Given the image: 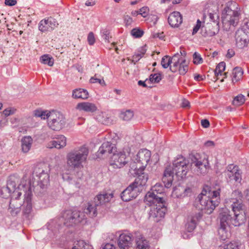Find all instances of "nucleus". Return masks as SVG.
Returning a JSON list of instances; mask_svg holds the SVG:
<instances>
[{
	"label": "nucleus",
	"mask_w": 249,
	"mask_h": 249,
	"mask_svg": "<svg viewBox=\"0 0 249 249\" xmlns=\"http://www.w3.org/2000/svg\"><path fill=\"white\" fill-rule=\"evenodd\" d=\"M230 201L231 203V206L234 216H231L230 212L227 209H222L218 216L220 225L228 227L231 225L239 226L244 223L246 220L245 206L241 200L235 198H231Z\"/></svg>",
	"instance_id": "obj_1"
},
{
	"label": "nucleus",
	"mask_w": 249,
	"mask_h": 249,
	"mask_svg": "<svg viewBox=\"0 0 249 249\" xmlns=\"http://www.w3.org/2000/svg\"><path fill=\"white\" fill-rule=\"evenodd\" d=\"M220 192V189L211 191L209 187L206 186L195 200L196 207L207 214L212 213L219 203Z\"/></svg>",
	"instance_id": "obj_2"
},
{
	"label": "nucleus",
	"mask_w": 249,
	"mask_h": 249,
	"mask_svg": "<svg viewBox=\"0 0 249 249\" xmlns=\"http://www.w3.org/2000/svg\"><path fill=\"white\" fill-rule=\"evenodd\" d=\"M188 162L184 157H180L174 161L172 168L170 166L166 167L162 178L165 187L168 188L172 186L174 173L182 177L185 176L188 170Z\"/></svg>",
	"instance_id": "obj_3"
},
{
	"label": "nucleus",
	"mask_w": 249,
	"mask_h": 249,
	"mask_svg": "<svg viewBox=\"0 0 249 249\" xmlns=\"http://www.w3.org/2000/svg\"><path fill=\"white\" fill-rule=\"evenodd\" d=\"M62 217L64 219V224L66 226H73L81 222L85 217V214L83 212L79 211L67 210L65 211Z\"/></svg>",
	"instance_id": "obj_4"
},
{
	"label": "nucleus",
	"mask_w": 249,
	"mask_h": 249,
	"mask_svg": "<svg viewBox=\"0 0 249 249\" xmlns=\"http://www.w3.org/2000/svg\"><path fill=\"white\" fill-rule=\"evenodd\" d=\"M19 182V178L16 175H11L9 177L6 187H3L1 189V194L2 197L7 198L9 197L12 193L14 195L20 196L22 194L21 192H19V186L16 188V186Z\"/></svg>",
	"instance_id": "obj_5"
},
{
	"label": "nucleus",
	"mask_w": 249,
	"mask_h": 249,
	"mask_svg": "<svg viewBox=\"0 0 249 249\" xmlns=\"http://www.w3.org/2000/svg\"><path fill=\"white\" fill-rule=\"evenodd\" d=\"M163 191V187L160 184L157 183L153 186L150 191H149L145 196L144 201L145 203L151 204L158 202H163V198L161 196Z\"/></svg>",
	"instance_id": "obj_6"
},
{
	"label": "nucleus",
	"mask_w": 249,
	"mask_h": 249,
	"mask_svg": "<svg viewBox=\"0 0 249 249\" xmlns=\"http://www.w3.org/2000/svg\"><path fill=\"white\" fill-rule=\"evenodd\" d=\"M174 64L170 67V71L173 72L178 71L180 75H184L189 69L188 63L181 57L178 53L173 55Z\"/></svg>",
	"instance_id": "obj_7"
},
{
	"label": "nucleus",
	"mask_w": 249,
	"mask_h": 249,
	"mask_svg": "<svg viewBox=\"0 0 249 249\" xmlns=\"http://www.w3.org/2000/svg\"><path fill=\"white\" fill-rule=\"evenodd\" d=\"M65 117L60 113L52 111L48 121V125L53 130L58 131L65 125Z\"/></svg>",
	"instance_id": "obj_8"
},
{
	"label": "nucleus",
	"mask_w": 249,
	"mask_h": 249,
	"mask_svg": "<svg viewBox=\"0 0 249 249\" xmlns=\"http://www.w3.org/2000/svg\"><path fill=\"white\" fill-rule=\"evenodd\" d=\"M146 204L150 206V210L149 213V217L156 221H159L160 219L165 215L166 209L163 202H158L155 203H151Z\"/></svg>",
	"instance_id": "obj_9"
},
{
	"label": "nucleus",
	"mask_w": 249,
	"mask_h": 249,
	"mask_svg": "<svg viewBox=\"0 0 249 249\" xmlns=\"http://www.w3.org/2000/svg\"><path fill=\"white\" fill-rule=\"evenodd\" d=\"M224 11L225 13L222 19L223 25L228 23L233 27L237 26L240 18V13L237 11L231 9L229 7H225Z\"/></svg>",
	"instance_id": "obj_10"
},
{
	"label": "nucleus",
	"mask_w": 249,
	"mask_h": 249,
	"mask_svg": "<svg viewBox=\"0 0 249 249\" xmlns=\"http://www.w3.org/2000/svg\"><path fill=\"white\" fill-rule=\"evenodd\" d=\"M129 160H134L131 159V157H112L110 160V165L113 166L114 168H121L126 164H129L131 169H136L135 161H130Z\"/></svg>",
	"instance_id": "obj_11"
},
{
	"label": "nucleus",
	"mask_w": 249,
	"mask_h": 249,
	"mask_svg": "<svg viewBox=\"0 0 249 249\" xmlns=\"http://www.w3.org/2000/svg\"><path fill=\"white\" fill-rule=\"evenodd\" d=\"M32 192L31 188L28 187L24 194V201L22 204V213L26 218H30L32 212Z\"/></svg>",
	"instance_id": "obj_12"
},
{
	"label": "nucleus",
	"mask_w": 249,
	"mask_h": 249,
	"mask_svg": "<svg viewBox=\"0 0 249 249\" xmlns=\"http://www.w3.org/2000/svg\"><path fill=\"white\" fill-rule=\"evenodd\" d=\"M140 188H138L132 183L124 190L121 194L122 200L124 201H129L137 197L140 192Z\"/></svg>",
	"instance_id": "obj_13"
},
{
	"label": "nucleus",
	"mask_w": 249,
	"mask_h": 249,
	"mask_svg": "<svg viewBox=\"0 0 249 249\" xmlns=\"http://www.w3.org/2000/svg\"><path fill=\"white\" fill-rule=\"evenodd\" d=\"M58 25V23L55 19L49 17L47 19H42L39 22L38 29L42 32L51 31Z\"/></svg>",
	"instance_id": "obj_14"
},
{
	"label": "nucleus",
	"mask_w": 249,
	"mask_h": 249,
	"mask_svg": "<svg viewBox=\"0 0 249 249\" xmlns=\"http://www.w3.org/2000/svg\"><path fill=\"white\" fill-rule=\"evenodd\" d=\"M34 174L38 178V185L43 189L46 187L49 183V176L47 172L39 167H36L34 171Z\"/></svg>",
	"instance_id": "obj_15"
},
{
	"label": "nucleus",
	"mask_w": 249,
	"mask_h": 249,
	"mask_svg": "<svg viewBox=\"0 0 249 249\" xmlns=\"http://www.w3.org/2000/svg\"><path fill=\"white\" fill-rule=\"evenodd\" d=\"M191 193V188L178 185L174 188L172 195L173 197L181 198L190 196Z\"/></svg>",
	"instance_id": "obj_16"
},
{
	"label": "nucleus",
	"mask_w": 249,
	"mask_h": 249,
	"mask_svg": "<svg viewBox=\"0 0 249 249\" xmlns=\"http://www.w3.org/2000/svg\"><path fill=\"white\" fill-rule=\"evenodd\" d=\"M218 23L215 26H213L212 23H207L201 28V34L205 37L213 36L218 34Z\"/></svg>",
	"instance_id": "obj_17"
},
{
	"label": "nucleus",
	"mask_w": 249,
	"mask_h": 249,
	"mask_svg": "<svg viewBox=\"0 0 249 249\" xmlns=\"http://www.w3.org/2000/svg\"><path fill=\"white\" fill-rule=\"evenodd\" d=\"M133 236L131 233H123L118 239V246L121 249H127L132 245Z\"/></svg>",
	"instance_id": "obj_18"
},
{
	"label": "nucleus",
	"mask_w": 249,
	"mask_h": 249,
	"mask_svg": "<svg viewBox=\"0 0 249 249\" xmlns=\"http://www.w3.org/2000/svg\"><path fill=\"white\" fill-rule=\"evenodd\" d=\"M248 34L243 30L238 29L235 33L236 44L238 47L242 48L248 43Z\"/></svg>",
	"instance_id": "obj_19"
},
{
	"label": "nucleus",
	"mask_w": 249,
	"mask_h": 249,
	"mask_svg": "<svg viewBox=\"0 0 249 249\" xmlns=\"http://www.w3.org/2000/svg\"><path fill=\"white\" fill-rule=\"evenodd\" d=\"M117 148L109 142H104L99 148L97 152L98 155H112L116 156Z\"/></svg>",
	"instance_id": "obj_20"
},
{
	"label": "nucleus",
	"mask_w": 249,
	"mask_h": 249,
	"mask_svg": "<svg viewBox=\"0 0 249 249\" xmlns=\"http://www.w3.org/2000/svg\"><path fill=\"white\" fill-rule=\"evenodd\" d=\"M202 217V214L199 212L191 215L188 218V222L185 225L186 231L189 232H192L196 227V222Z\"/></svg>",
	"instance_id": "obj_21"
},
{
	"label": "nucleus",
	"mask_w": 249,
	"mask_h": 249,
	"mask_svg": "<svg viewBox=\"0 0 249 249\" xmlns=\"http://www.w3.org/2000/svg\"><path fill=\"white\" fill-rule=\"evenodd\" d=\"M195 160L192 163V166L196 167V172L198 175H204L207 172V167L206 164L208 163L207 160H203V161L199 160L194 157Z\"/></svg>",
	"instance_id": "obj_22"
},
{
	"label": "nucleus",
	"mask_w": 249,
	"mask_h": 249,
	"mask_svg": "<svg viewBox=\"0 0 249 249\" xmlns=\"http://www.w3.org/2000/svg\"><path fill=\"white\" fill-rule=\"evenodd\" d=\"M86 160L85 157H69L67 164L72 168H81L83 167L82 163Z\"/></svg>",
	"instance_id": "obj_23"
},
{
	"label": "nucleus",
	"mask_w": 249,
	"mask_h": 249,
	"mask_svg": "<svg viewBox=\"0 0 249 249\" xmlns=\"http://www.w3.org/2000/svg\"><path fill=\"white\" fill-rule=\"evenodd\" d=\"M168 21L171 26L178 27L182 23V18L179 12L175 11L169 15Z\"/></svg>",
	"instance_id": "obj_24"
},
{
	"label": "nucleus",
	"mask_w": 249,
	"mask_h": 249,
	"mask_svg": "<svg viewBox=\"0 0 249 249\" xmlns=\"http://www.w3.org/2000/svg\"><path fill=\"white\" fill-rule=\"evenodd\" d=\"M113 197L112 194L103 193L100 194L96 196L94 198L95 205L97 206L105 204L110 201Z\"/></svg>",
	"instance_id": "obj_25"
},
{
	"label": "nucleus",
	"mask_w": 249,
	"mask_h": 249,
	"mask_svg": "<svg viewBox=\"0 0 249 249\" xmlns=\"http://www.w3.org/2000/svg\"><path fill=\"white\" fill-rule=\"evenodd\" d=\"M75 108L79 110L90 112H93L97 109V107L94 104L89 102L78 103Z\"/></svg>",
	"instance_id": "obj_26"
},
{
	"label": "nucleus",
	"mask_w": 249,
	"mask_h": 249,
	"mask_svg": "<svg viewBox=\"0 0 249 249\" xmlns=\"http://www.w3.org/2000/svg\"><path fill=\"white\" fill-rule=\"evenodd\" d=\"M148 179V176L147 174L143 172L137 177L132 183L134 184V185L136 186L138 188H140V191L141 188L146 184Z\"/></svg>",
	"instance_id": "obj_27"
},
{
	"label": "nucleus",
	"mask_w": 249,
	"mask_h": 249,
	"mask_svg": "<svg viewBox=\"0 0 249 249\" xmlns=\"http://www.w3.org/2000/svg\"><path fill=\"white\" fill-rule=\"evenodd\" d=\"M66 145V138L64 136L61 135L57 140L50 142L48 144V147L49 148L55 147L57 149H60L64 147Z\"/></svg>",
	"instance_id": "obj_28"
},
{
	"label": "nucleus",
	"mask_w": 249,
	"mask_h": 249,
	"mask_svg": "<svg viewBox=\"0 0 249 249\" xmlns=\"http://www.w3.org/2000/svg\"><path fill=\"white\" fill-rule=\"evenodd\" d=\"M136 249H149L150 246L149 242L142 235H138L136 237Z\"/></svg>",
	"instance_id": "obj_29"
},
{
	"label": "nucleus",
	"mask_w": 249,
	"mask_h": 249,
	"mask_svg": "<svg viewBox=\"0 0 249 249\" xmlns=\"http://www.w3.org/2000/svg\"><path fill=\"white\" fill-rule=\"evenodd\" d=\"M218 235L219 238L221 240L225 241L231 236V233L230 231V227L220 225V227L218 230Z\"/></svg>",
	"instance_id": "obj_30"
},
{
	"label": "nucleus",
	"mask_w": 249,
	"mask_h": 249,
	"mask_svg": "<svg viewBox=\"0 0 249 249\" xmlns=\"http://www.w3.org/2000/svg\"><path fill=\"white\" fill-rule=\"evenodd\" d=\"M88 91L84 89H75L72 91V96L75 99H81L85 100L89 97Z\"/></svg>",
	"instance_id": "obj_31"
},
{
	"label": "nucleus",
	"mask_w": 249,
	"mask_h": 249,
	"mask_svg": "<svg viewBox=\"0 0 249 249\" xmlns=\"http://www.w3.org/2000/svg\"><path fill=\"white\" fill-rule=\"evenodd\" d=\"M22 150L24 153L28 152L31 148L33 139L30 136H24L21 141Z\"/></svg>",
	"instance_id": "obj_32"
},
{
	"label": "nucleus",
	"mask_w": 249,
	"mask_h": 249,
	"mask_svg": "<svg viewBox=\"0 0 249 249\" xmlns=\"http://www.w3.org/2000/svg\"><path fill=\"white\" fill-rule=\"evenodd\" d=\"M89 149L86 145H83L75 148L71 153L70 156H88Z\"/></svg>",
	"instance_id": "obj_33"
},
{
	"label": "nucleus",
	"mask_w": 249,
	"mask_h": 249,
	"mask_svg": "<svg viewBox=\"0 0 249 249\" xmlns=\"http://www.w3.org/2000/svg\"><path fill=\"white\" fill-rule=\"evenodd\" d=\"M225 176L228 181H235L240 182L242 179L240 170L236 171V172H228V174H225Z\"/></svg>",
	"instance_id": "obj_34"
},
{
	"label": "nucleus",
	"mask_w": 249,
	"mask_h": 249,
	"mask_svg": "<svg viewBox=\"0 0 249 249\" xmlns=\"http://www.w3.org/2000/svg\"><path fill=\"white\" fill-rule=\"evenodd\" d=\"M243 74V71L240 67H235L232 70V82H236L239 80L242 77Z\"/></svg>",
	"instance_id": "obj_35"
},
{
	"label": "nucleus",
	"mask_w": 249,
	"mask_h": 249,
	"mask_svg": "<svg viewBox=\"0 0 249 249\" xmlns=\"http://www.w3.org/2000/svg\"><path fill=\"white\" fill-rule=\"evenodd\" d=\"M96 205L94 204H89L87 208L85 210L84 214L86 213L89 215L90 217H94L97 215V208Z\"/></svg>",
	"instance_id": "obj_36"
},
{
	"label": "nucleus",
	"mask_w": 249,
	"mask_h": 249,
	"mask_svg": "<svg viewBox=\"0 0 249 249\" xmlns=\"http://www.w3.org/2000/svg\"><path fill=\"white\" fill-rule=\"evenodd\" d=\"M146 45L142 46L139 49L138 52L133 55L132 61L134 62V63L138 61L146 53Z\"/></svg>",
	"instance_id": "obj_37"
},
{
	"label": "nucleus",
	"mask_w": 249,
	"mask_h": 249,
	"mask_svg": "<svg viewBox=\"0 0 249 249\" xmlns=\"http://www.w3.org/2000/svg\"><path fill=\"white\" fill-rule=\"evenodd\" d=\"M174 61L173 56L171 57L168 55H165L161 59V65L163 68L166 69L169 66L170 67V66H171V64H174Z\"/></svg>",
	"instance_id": "obj_38"
},
{
	"label": "nucleus",
	"mask_w": 249,
	"mask_h": 249,
	"mask_svg": "<svg viewBox=\"0 0 249 249\" xmlns=\"http://www.w3.org/2000/svg\"><path fill=\"white\" fill-rule=\"evenodd\" d=\"M40 61L42 63L47 64L49 66H52L54 64L53 58L49 54H44L41 56Z\"/></svg>",
	"instance_id": "obj_39"
},
{
	"label": "nucleus",
	"mask_w": 249,
	"mask_h": 249,
	"mask_svg": "<svg viewBox=\"0 0 249 249\" xmlns=\"http://www.w3.org/2000/svg\"><path fill=\"white\" fill-rule=\"evenodd\" d=\"M134 116L133 111L131 110H127L124 112H122L120 114V118L124 121H130Z\"/></svg>",
	"instance_id": "obj_40"
},
{
	"label": "nucleus",
	"mask_w": 249,
	"mask_h": 249,
	"mask_svg": "<svg viewBox=\"0 0 249 249\" xmlns=\"http://www.w3.org/2000/svg\"><path fill=\"white\" fill-rule=\"evenodd\" d=\"M226 64L224 62H220L214 70L215 75L218 76L221 75L222 72L225 70Z\"/></svg>",
	"instance_id": "obj_41"
},
{
	"label": "nucleus",
	"mask_w": 249,
	"mask_h": 249,
	"mask_svg": "<svg viewBox=\"0 0 249 249\" xmlns=\"http://www.w3.org/2000/svg\"><path fill=\"white\" fill-rule=\"evenodd\" d=\"M162 79L160 73L151 74L149 78V81L151 83H158Z\"/></svg>",
	"instance_id": "obj_42"
},
{
	"label": "nucleus",
	"mask_w": 249,
	"mask_h": 249,
	"mask_svg": "<svg viewBox=\"0 0 249 249\" xmlns=\"http://www.w3.org/2000/svg\"><path fill=\"white\" fill-rule=\"evenodd\" d=\"M245 101V96L240 94L236 96L233 101V104L235 106H240L244 103Z\"/></svg>",
	"instance_id": "obj_43"
},
{
	"label": "nucleus",
	"mask_w": 249,
	"mask_h": 249,
	"mask_svg": "<svg viewBox=\"0 0 249 249\" xmlns=\"http://www.w3.org/2000/svg\"><path fill=\"white\" fill-rule=\"evenodd\" d=\"M100 34L102 37L106 41L109 42V38L111 37L110 36V31L107 28L102 29L101 30Z\"/></svg>",
	"instance_id": "obj_44"
},
{
	"label": "nucleus",
	"mask_w": 249,
	"mask_h": 249,
	"mask_svg": "<svg viewBox=\"0 0 249 249\" xmlns=\"http://www.w3.org/2000/svg\"><path fill=\"white\" fill-rule=\"evenodd\" d=\"M15 198L12 199L9 203L10 206L20 209L21 206V202H19L18 198L20 196L16 195Z\"/></svg>",
	"instance_id": "obj_45"
},
{
	"label": "nucleus",
	"mask_w": 249,
	"mask_h": 249,
	"mask_svg": "<svg viewBox=\"0 0 249 249\" xmlns=\"http://www.w3.org/2000/svg\"><path fill=\"white\" fill-rule=\"evenodd\" d=\"M131 34L135 38H139L143 35V31L139 28H134L131 30Z\"/></svg>",
	"instance_id": "obj_46"
},
{
	"label": "nucleus",
	"mask_w": 249,
	"mask_h": 249,
	"mask_svg": "<svg viewBox=\"0 0 249 249\" xmlns=\"http://www.w3.org/2000/svg\"><path fill=\"white\" fill-rule=\"evenodd\" d=\"M240 171V170L239 169V167L233 164H230L227 167V169L225 171V174H228V172H236V171Z\"/></svg>",
	"instance_id": "obj_47"
},
{
	"label": "nucleus",
	"mask_w": 249,
	"mask_h": 249,
	"mask_svg": "<svg viewBox=\"0 0 249 249\" xmlns=\"http://www.w3.org/2000/svg\"><path fill=\"white\" fill-rule=\"evenodd\" d=\"M203 62V59L201 58L200 55L195 52L193 54V63L195 64H199Z\"/></svg>",
	"instance_id": "obj_48"
},
{
	"label": "nucleus",
	"mask_w": 249,
	"mask_h": 249,
	"mask_svg": "<svg viewBox=\"0 0 249 249\" xmlns=\"http://www.w3.org/2000/svg\"><path fill=\"white\" fill-rule=\"evenodd\" d=\"M240 30L249 34V19H246L243 20Z\"/></svg>",
	"instance_id": "obj_49"
},
{
	"label": "nucleus",
	"mask_w": 249,
	"mask_h": 249,
	"mask_svg": "<svg viewBox=\"0 0 249 249\" xmlns=\"http://www.w3.org/2000/svg\"><path fill=\"white\" fill-rule=\"evenodd\" d=\"M8 211L11 215L16 216L19 213L20 209H18L17 208V207L11 206L9 204Z\"/></svg>",
	"instance_id": "obj_50"
},
{
	"label": "nucleus",
	"mask_w": 249,
	"mask_h": 249,
	"mask_svg": "<svg viewBox=\"0 0 249 249\" xmlns=\"http://www.w3.org/2000/svg\"><path fill=\"white\" fill-rule=\"evenodd\" d=\"M239 246L238 243L232 242L225 245L222 249H239Z\"/></svg>",
	"instance_id": "obj_51"
},
{
	"label": "nucleus",
	"mask_w": 249,
	"mask_h": 249,
	"mask_svg": "<svg viewBox=\"0 0 249 249\" xmlns=\"http://www.w3.org/2000/svg\"><path fill=\"white\" fill-rule=\"evenodd\" d=\"M123 19L126 27L130 26L133 21L132 18L128 15H124Z\"/></svg>",
	"instance_id": "obj_52"
},
{
	"label": "nucleus",
	"mask_w": 249,
	"mask_h": 249,
	"mask_svg": "<svg viewBox=\"0 0 249 249\" xmlns=\"http://www.w3.org/2000/svg\"><path fill=\"white\" fill-rule=\"evenodd\" d=\"M90 82L91 83H99L103 86L106 85L104 79L96 78V75L94 77H92L90 78Z\"/></svg>",
	"instance_id": "obj_53"
},
{
	"label": "nucleus",
	"mask_w": 249,
	"mask_h": 249,
	"mask_svg": "<svg viewBox=\"0 0 249 249\" xmlns=\"http://www.w3.org/2000/svg\"><path fill=\"white\" fill-rule=\"evenodd\" d=\"M209 18L211 20L213 21L215 25L218 23V25L219 24V22L218 20L219 19V17L218 14L216 13H210L209 14Z\"/></svg>",
	"instance_id": "obj_54"
},
{
	"label": "nucleus",
	"mask_w": 249,
	"mask_h": 249,
	"mask_svg": "<svg viewBox=\"0 0 249 249\" xmlns=\"http://www.w3.org/2000/svg\"><path fill=\"white\" fill-rule=\"evenodd\" d=\"M149 11L148 7H143L139 10V15H141L143 18H145L148 15Z\"/></svg>",
	"instance_id": "obj_55"
},
{
	"label": "nucleus",
	"mask_w": 249,
	"mask_h": 249,
	"mask_svg": "<svg viewBox=\"0 0 249 249\" xmlns=\"http://www.w3.org/2000/svg\"><path fill=\"white\" fill-rule=\"evenodd\" d=\"M85 242L83 240L77 241L73 247L72 249H84Z\"/></svg>",
	"instance_id": "obj_56"
},
{
	"label": "nucleus",
	"mask_w": 249,
	"mask_h": 249,
	"mask_svg": "<svg viewBox=\"0 0 249 249\" xmlns=\"http://www.w3.org/2000/svg\"><path fill=\"white\" fill-rule=\"evenodd\" d=\"M151 151L146 148L139 150L136 156H151Z\"/></svg>",
	"instance_id": "obj_57"
},
{
	"label": "nucleus",
	"mask_w": 249,
	"mask_h": 249,
	"mask_svg": "<svg viewBox=\"0 0 249 249\" xmlns=\"http://www.w3.org/2000/svg\"><path fill=\"white\" fill-rule=\"evenodd\" d=\"M16 109L12 108H7L3 111V114L5 116H8L15 113Z\"/></svg>",
	"instance_id": "obj_58"
},
{
	"label": "nucleus",
	"mask_w": 249,
	"mask_h": 249,
	"mask_svg": "<svg viewBox=\"0 0 249 249\" xmlns=\"http://www.w3.org/2000/svg\"><path fill=\"white\" fill-rule=\"evenodd\" d=\"M88 41L90 45H92L95 43V37L92 32H90L88 36Z\"/></svg>",
	"instance_id": "obj_59"
},
{
	"label": "nucleus",
	"mask_w": 249,
	"mask_h": 249,
	"mask_svg": "<svg viewBox=\"0 0 249 249\" xmlns=\"http://www.w3.org/2000/svg\"><path fill=\"white\" fill-rule=\"evenodd\" d=\"M130 154V149L128 146L125 147L124 148L122 151L120 152L119 154H117L118 156H127ZM117 155V153H116Z\"/></svg>",
	"instance_id": "obj_60"
},
{
	"label": "nucleus",
	"mask_w": 249,
	"mask_h": 249,
	"mask_svg": "<svg viewBox=\"0 0 249 249\" xmlns=\"http://www.w3.org/2000/svg\"><path fill=\"white\" fill-rule=\"evenodd\" d=\"M52 113V111H42L40 118L43 119H48V121L49 120L50 115Z\"/></svg>",
	"instance_id": "obj_61"
},
{
	"label": "nucleus",
	"mask_w": 249,
	"mask_h": 249,
	"mask_svg": "<svg viewBox=\"0 0 249 249\" xmlns=\"http://www.w3.org/2000/svg\"><path fill=\"white\" fill-rule=\"evenodd\" d=\"M201 21H200L199 19H197V22H196V24L194 27L193 30L192 34L193 35L196 34L198 32V31L201 27Z\"/></svg>",
	"instance_id": "obj_62"
},
{
	"label": "nucleus",
	"mask_w": 249,
	"mask_h": 249,
	"mask_svg": "<svg viewBox=\"0 0 249 249\" xmlns=\"http://www.w3.org/2000/svg\"><path fill=\"white\" fill-rule=\"evenodd\" d=\"M4 3L7 6H14L17 3V1L16 0H5Z\"/></svg>",
	"instance_id": "obj_63"
},
{
	"label": "nucleus",
	"mask_w": 249,
	"mask_h": 249,
	"mask_svg": "<svg viewBox=\"0 0 249 249\" xmlns=\"http://www.w3.org/2000/svg\"><path fill=\"white\" fill-rule=\"evenodd\" d=\"M103 249H116V247L112 244L107 243L105 245Z\"/></svg>",
	"instance_id": "obj_64"
}]
</instances>
